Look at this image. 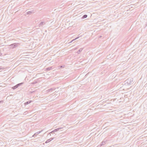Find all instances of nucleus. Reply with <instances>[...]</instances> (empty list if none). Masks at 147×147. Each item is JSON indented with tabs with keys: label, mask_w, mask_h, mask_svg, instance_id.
Wrapping results in <instances>:
<instances>
[{
	"label": "nucleus",
	"mask_w": 147,
	"mask_h": 147,
	"mask_svg": "<svg viewBox=\"0 0 147 147\" xmlns=\"http://www.w3.org/2000/svg\"><path fill=\"white\" fill-rule=\"evenodd\" d=\"M45 24V22H42L40 23L39 25H40V26H42V25Z\"/></svg>",
	"instance_id": "4468645a"
},
{
	"label": "nucleus",
	"mask_w": 147,
	"mask_h": 147,
	"mask_svg": "<svg viewBox=\"0 0 147 147\" xmlns=\"http://www.w3.org/2000/svg\"><path fill=\"white\" fill-rule=\"evenodd\" d=\"M106 141H103L101 143L100 145L101 146H102L105 144H106Z\"/></svg>",
	"instance_id": "6e6552de"
},
{
	"label": "nucleus",
	"mask_w": 147,
	"mask_h": 147,
	"mask_svg": "<svg viewBox=\"0 0 147 147\" xmlns=\"http://www.w3.org/2000/svg\"><path fill=\"white\" fill-rule=\"evenodd\" d=\"M87 17V15L86 14L84 15L82 17V19H83L86 18Z\"/></svg>",
	"instance_id": "9b49d317"
},
{
	"label": "nucleus",
	"mask_w": 147,
	"mask_h": 147,
	"mask_svg": "<svg viewBox=\"0 0 147 147\" xmlns=\"http://www.w3.org/2000/svg\"><path fill=\"white\" fill-rule=\"evenodd\" d=\"M34 92V91H32L30 92L31 93H33Z\"/></svg>",
	"instance_id": "4be33fe9"
},
{
	"label": "nucleus",
	"mask_w": 147,
	"mask_h": 147,
	"mask_svg": "<svg viewBox=\"0 0 147 147\" xmlns=\"http://www.w3.org/2000/svg\"><path fill=\"white\" fill-rule=\"evenodd\" d=\"M75 40L74 39L73 40H71L69 42V43H71L72 42H73Z\"/></svg>",
	"instance_id": "aec40b11"
},
{
	"label": "nucleus",
	"mask_w": 147,
	"mask_h": 147,
	"mask_svg": "<svg viewBox=\"0 0 147 147\" xmlns=\"http://www.w3.org/2000/svg\"><path fill=\"white\" fill-rule=\"evenodd\" d=\"M63 128V127H59V128H58L57 129H55L54 130H53L50 133H49V134H54L53 133L57 131H58L60 129ZM54 134V136H55L56 135V134ZM50 135L51 136V134H50Z\"/></svg>",
	"instance_id": "f257e3e1"
},
{
	"label": "nucleus",
	"mask_w": 147,
	"mask_h": 147,
	"mask_svg": "<svg viewBox=\"0 0 147 147\" xmlns=\"http://www.w3.org/2000/svg\"><path fill=\"white\" fill-rule=\"evenodd\" d=\"M64 65H61L59 66V68H62L64 67Z\"/></svg>",
	"instance_id": "f3484780"
},
{
	"label": "nucleus",
	"mask_w": 147,
	"mask_h": 147,
	"mask_svg": "<svg viewBox=\"0 0 147 147\" xmlns=\"http://www.w3.org/2000/svg\"><path fill=\"white\" fill-rule=\"evenodd\" d=\"M83 49L81 48L79 49L77 52V53L78 54H79L80 52Z\"/></svg>",
	"instance_id": "1a4fd4ad"
},
{
	"label": "nucleus",
	"mask_w": 147,
	"mask_h": 147,
	"mask_svg": "<svg viewBox=\"0 0 147 147\" xmlns=\"http://www.w3.org/2000/svg\"><path fill=\"white\" fill-rule=\"evenodd\" d=\"M36 133H35L32 136V137H34V138L36 137L37 135L36 134Z\"/></svg>",
	"instance_id": "dca6fc26"
},
{
	"label": "nucleus",
	"mask_w": 147,
	"mask_h": 147,
	"mask_svg": "<svg viewBox=\"0 0 147 147\" xmlns=\"http://www.w3.org/2000/svg\"><path fill=\"white\" fill-rule=\"evenodd\" d=\"M34 11H33L32 10L31 11H28L26 13V14L27 15H31V14L33 13Z\"/></svg>",
	"instance_id": "39448f33"
},
{
	"label": "nucleus",
	"mask_w": 147,
	"mask_h": 147,
	"mask_svg": "<svg viewBox=\"0 0 147 147\" xmlns=\"http://www.w3.org/2000/svg\"><path fill=\"white\" fill-rule=\"evenodd\" d=\"M54 138H55L54 137H53V138H51L48 139V140H47L45 142V143H48L50 142H51V141H52L53 140Z\"/></svg>",
	"instance_id": "7ed1b4c3"
},
{
	"label": "nucleus",
	"mask_w": 147,
	"mask_h": 147,
	"mask_svg": "<svg viewBox=\"0 0 147 147\" xmlns=\"http://www.w3.org/2000/svg\"><path fill=\"white\" fill-rule=\"evenodd\" d=\"M101 37V36H99V38H100Z\"/></svg>",
	"instance_id": "393cba45"
},
{
	"label": "nucleus",
	"mask_w": 147,
	"mask_h": 147,
	"mask_svg": "<svg viewBox=\"0 0 147 147\" xmlns=\"http://www.w3.org/2000/svg\"><path fill=\"white\" fill-rule=\"evenodd\" d=\"M43 130L42 129L41 131H38L37 132H36V134L37 135H38L41 132H42L43 131Z\"/></svg>",
	"instance_id": "2eb2a0df"
},
{
	"label": "nucleus",
	"mask_w": 147,
	"mask_h": 147,
	"mask_svg": "<svg viewBox=\"0 0 147 147\" xmlns=\"http://www.w3.org/2000/svg\"><path fill=\"white\" fill-rule=\"evenodd\" d=\"M19 45V44L18 43H14L11 44L10 45V46L11 47L14 48L17 47Z\"/></svg>",
	"instance_id": "f03ea898"
},
{
	"label": "nucleus",
	"mask_w": 147,
	"mask_h": 147,
	"mask_svg": "<svg viewBox=\"0 0 147 147\" xmlns=\"http://www.w3.org/2000/svg\"><path fill=\"white\" fill-rule=\"evenodd\" d=\"M18 88V87L17 86V85H16L15 86L12 87L11 88L12 89H13V90H15Z\"/></svg>",
	"instance_id": "ddd939ff"
},
{
	"label": "nucleus",
	"mask_w": 147,
	"mask_h": 147,
	"mask_svg": "<svg viewBox=\"0 0 147 147\" xmlns=\"http://www.w3.org/2000/svg\"><path fill=\"white\" fill-rule=\"evenodd\" d=\"M2 54V53H0V56Z\"/></svg>",
	"instance_id": "b1692460"
},
{
	"label": "nucleus",
	"mask_w": 147,
	"mask_h": 147,
	"mask_svg": "<svg viewBox=\"0 0 147 147\" xmlns=\"http://www.w3.org/2000/svg\"><path fill=\"white\" fill-rule=\"evenodd\" d=\"M32 102V100H29L28 101H27L24 103L25 105H26L28 104L31 103Z\"/></svg>",
	"instance_id": "423d86ee"
},
{
	"label": "nucleus",
	"mask_w": 147,
	"mask_h": 147,
	"mask_svg": "<svg viewBox=\"0 0 147 147\" xmlns=\"http://www.w3.org/2000/svg\"><path fill=\"white\" fill-rule=\"evenodd\" d=\"M55 90V88H51L50 89H48L47 90H46V92H52L54 90Z\"/></svg>",
	"instance_id": "20e7f679"
},
{
	"label": "nucleus",
	"mask_w": 147,
	"mask_h": 147,
	"mask_svg": "<svg viewBox=\"0 0 147 147\" xmlns=\"http://www.w3.org/2000/svg\"><path fill=\"white\" fill-rule=\"evenodd\" d=\"M146 26H147V22L146 23Z\"/></svg>",
	"instance_id": "a878e982"
},
{
	"label": "nucleus",
	"mask_w": 147,
	"mask_h": 147,
	"mask_svg": "<svg viewBox=\"0 0 147 147\" xmlns=\"http://www.w3.org/2000/svg\"><path fill=\"white\" fill-rule=\"evenodd\" d=\"M38 82L37 80H35L34 82H32L31 84H35Z\"/></svg>",
	"instance_id": "f8f14e48"
},
{
	"label": "nucleus",
	"mask_w": 147,
	"mask_h": 147,
	"mask_svg": "<svg viewBox=\"0 0 147 147\" xmlns=\"http://www.w3.org/2000/svg\"><path fill=\"white\" fill-rule=\"evenodd\" d=\"M23 83H24L23 82H22L21 83H19V84H16V85H17V86H18V87H19L22 86L23 84Z\"/></svg>",
	"instance_id": "9d476101"
},
{
	"label": "nucleus",
	"mask_w": 147,
	"mask_h": 147,
	"mask_svg": "<svg viewBox=\"0 0 147 147\" xmlns=\"http://www.w3.org/2000/svg\"><path fill=\"white\" fill-rule=\"evenodd\" d=\"M79 37H80L79 36L77 37L75 39H74L75 40L78 39Z\"/></svg>",
	"instance_id": "6ab92c4d"
},
{
	"label": "nucleus",
	"mask_w": 147,
	"mask_h": 147,
	"mask_svg": "<svg viewBox=\"0 0 147 147\" xmlns=\"http://www.w3.org/2000/svg\"><path fill=\"white\" fill-rule=\"evenodd\" d=\"M3 100H1L0 101V103H3Z\"/></svg>",
	"instance_id": "412c9836"
},
{
	"label": "nucleus",
	"mask_w": 147,
	"mask_h": 147,
	"mask_svg": "<svg viewBox=\"0 0 147 147\" xmlns=\"http://www.w3.org/2000/svg\"><path fill=\"white\" fill-rule=\"evenodd\" d=\"M53 69V67H49L46 68V70L47 71H49Z\"/></svg>",
	"instance_id": "0eeeda50"
},
{
	"label": "nucleus",
	"mask_w": 147,
	"mask_h": 147,
	"mask_svg": "<svg viewBox=\"0 0 147 147\" xmlns=\"http://www.w3.org/2000/svg\"><path fill=\"white\" fill-rule=\"evenodd\" d=\"M2 68H1V67L0 66V70Z\"/></svg>",
	"instance_id": "5701e85b"
},
{
	"label": "nucleus",
	"mask_w": 147,
	"mask_h": 147,
	"mask_svg": "<svg viewBox=\"0 0 147 147\" xmlns=\"http://www.w3.org/2000/svg\"><path fill=\"white\" fill-rule=\"evenodd\" d=\"M127 84L128 85H130L131 82V81H130L129 82H127Z\"/></svg>",
	"instance_id": "a211bd4d"
}]
</instances>
